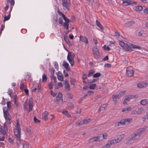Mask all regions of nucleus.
<instances>
[{"label": "nucleus", "mask_w": 148, "mask_h": 148, "mask_svg": "<svg viewBox=\"0 0 148 148\" xmlns=\"http://www.w3.org/2000/svg\"><path fill=\"white\" fill-rule=\"evenodd\" d=\"M119 44L120 46L122 47L126 51H133L132 47L134 49H140V47L137 46L135 45H134L132 44L130 42L125 43L123 41H119Z\"/></svg>", "instance_id": "1"}, {"label": "nucleus", "mask_w": 148, "mask_h": 148, "mask_svg": "<svg viewBox=\"0 0 148 148\" xmlns=\"http://www.w3.org/2000/svg\"><path fill=\"white\" fill-rule=\"evenodd\" d=\"M17 131H16L15 132V134L16 136V139L17 140H19L21 143L22 144L23 146V147L25 145L29 146V145L28 143H26L23 142L22 143V141L21 140V130H17Z\"/></svg>", "instance_id": "2"}, {"label": "nucleus", "mask_w": 148, "mask_h": 148, "mask_svg": "<svg viewBox=\"0 0 148 148\" xmlns=\"http://www.w3.org/2000/svg\"><path fill=\"white\" fill-rule=\"evenodd\" d=\"M140 134V133H139L138 132H137L128 140L127 143H132V141H134L136 140L139 137Z\"/></svg>", "instance_id": "3"}, {"label": "nucleus", "mask_w": 148, "mask_h": 148, "mask_svg": "<svg viewBox=\"0 0 148 148\" xmlns=\"http://www.w3.org/2000/svg\"><path fill=\"white\" fill-rule=\"evenodd\" d=\"M62 5L66 9L69 10V4L70 3V0H62Z\"/></svg>", "instance_id": "4"}, {"label": "nucleus", "mask_w": 148, "mask_h": 148, "mask_svg": "<svg viewBox=\"0 0 148 148\" xmlns=\"http://www.w3.org/2000/svg\"><path fill=\"white\" fill-rule=\"evenodd\" d=\"M126 74L129 77H132L134 74V71L132 69L127 68L126 69Z\"/></svg>", "instance_id": "5"}, {"label": "nucleus", "mask_w": 148, "mask_h": 148, "mask_svg": "<svg viewBox=\"0 0 148 148\" xmlns=\"http://www.w3.org/2000/svg\"><path fill=\"white\" fill-rule=\"evenodd\" d=\"M123 3H125L126 5H130L132 4H136L137 2L130 0H122Z\"/></svg>", "instance_id": "6"}, {"label": "nucleus", "mask_w": 148, "mask_h": 148, "mask_svg": "<svg viewBox=\"0 0 148 148\" xmlns=\"http://www.w3.org/2000/svg\"><path fill=\"white\" fill-rule=\"evenodd\" d=\"M124 135L121 134L119 135L117 138L114 139L113 140L115 144L119 143L121 140L124 137Z\"/></svg>", "instance_id": "7"}, {"label": "nucleus", "mask_w": 148, "mask_h": 148, "mask_svg": "<svg viewBox=\"0 0 148 148\" xmlns=\"http://www.w3.org/2000/svg\"><path fill=\"white\" fill-rule=\"evenodd\" d=\"M64 84L65 85V88L66 90V91H69L71 89L70 86L68 83V81L67 79H66L65 80Z\"/></svg>", "instance_id": "8"}, {"label": "nucleus", "mask_w": 148, "mask_h": 148, "mask_svg": "<svg viewBox=\"0 0 148 148\" xmlns=\"http://www.w3.org/2000/svg\"><path fill=\"white\" fill-rule=\"evenodd\" d=\"M92 52L94 55L96 56H99V53L98 49L96 47H94L92 48Z\"/></svg>", "instance_id": "9"}, {"label": "nucleus", "mask_w": 148, "mask_h": 148, "mask_svg": "<svg viewBox=\"0 0 148 148\" xmlns=\"http://www.w3.org/2000/svg\"><path fill=\"white\" fill-rule=\"evenodd\" d=\"M79 39L81 41L84 42L86 44H88V39L85 36H80Z\"/></svg>", "instance_id": "10"}, {"label": "nucleus", "mask_w": 148, "mask_h": 148, "mask_svg": "<svg viewBox=\"0 0 148 148\" xmlns=\"http://www.w3.org/2000/svg\"><path fill=\"white\" fill-rule=\"evenodd\" d=\"M63 64L62 65L64 66L65 69H66L67 71H70L71 69L69 67V64L65 61H64L63 62Z\"/></svg>", "instance_id": "11"}, {"label": "nucleus", "mask_w": 148, "mask_h": 148, "mask_svg": "<svg viewBox=\"0 0 148 148\" xmlns=\"http://www.w3.org/2000/svg\"><path fill=\"white\" fill-rule=\"evenodd\" d=\"M3 113L4 117H7L8 116H10V114L8 112V109L6 107L3 108Z\"/></svg>", "instance_id": "12"}, {"label": "nucleus", "mask_w": 148, "mask_h": 148, "mask_svg": "<svg viewBox=\"0 0 148 148\" xmlns=\"http://www.w3.org/2000/svg\"><path fill=\"white\" fill-rule=\"evenodd\" d=\"M57 78L59 81H63V77L60 71H58L57 74Z\"/></svg>", "instance_id": "13"}, {"label": "nucleus", "mask_w": 148, "mask_h": 148, "mask_svg": "<svg viewBox=\"0 0 148 148\" xmlns=\"http://www.w3.org/2000/svg\"><path fill=\"white\" fill-rule=\"evenodd\" d=\"M74 54L72 52H70L68 53V54L67 57V60L70 59H73L74 58Z\"/></svg>", "instance_id": "14"}, {"label": "nucleus", "mask_w": 148, "mask_h": 148, "mask_svg": "<svg viewBox=\"0 0 148 148\" xmlns=\"http://www.w3.org/2000/svg\"><path fill=\"white\" fill-rule=\"evenodd\" d=\"M125 124V121L124 119H122L119 122H117L115 125L116 127H117L121 125H124Z\"/></svg>", "instance_id": "15"}, {"label": "nucleus", "mask_w": 148, "mask_h": 148, "mask_svg": "<svg viewBox=\"0 0 148 148\" xmlns=\"http://www.w3.org/2000/svg\"><path fill=\"white\" fill-rule=\"evenodd\" d=\"M135 21H131L126 23L124 26L125 27H129L135 23Z\"/></svg>", "instance_id": "16"}, {"label": "nucleus", "mask_w": 148, "mask_h": 148, "mask_svg": "<svg viewBox=\"0 0 148 148\" xmlns=\"http://www.w3.org/2000/svg\"><path fill=\"white\" fill-rule=\"evenodd\" d=\"M115 144L113 140H112L109 142L107 144L104 146L105 148H108L110 147V145Z\"/></svg>", "instance_id": "17"}, {"label": "nucleus", "mask_w": 148, "mask_h": 148, "mask_svg": "<svg viewBox=\"0 0 148 148\" xmlns=\"http://www.w3.org/2000/svg\"><path fill=\"white\" fill-rule=\"evenodd\" d=\"M148 84L145 82L140 83L137 84V87L141 88L146 86Z\"/></svg>", "instance_id": "18"}, {"label": "nucleus", "mask_w": 148, "mask_h": 148, "mask_svg": "<svg viewBox=\"0 0 148 148\" xmlns=\"http://www.w3.org/2000/svg\"><path fill=\"white\" fill-rule=\"evenodd\" d=\"M5 128L4 127H3V126H0V132L1 133V134L3 135H7V134L5 131Z\"/></svg>", "instance_id": "19"}, {"label": "nucleus", "mask_w": 148, "mask_h": 148, "mask_svg": "<svg viewBox=\"0 0 148 148\" xmlns=\"http://www.w3.org/2000/svg\"><path fill=\"white\" fill-rule=\"evenodd\" d=\"M49 114V113L47 111H45L44 112L42 115V118L44 119L45 121H47V116Z\"/></svg>", "instance_id": "20"}, {"label": "nucleus", "mask_w": 148, "mask_h": 148, "mask_svg": "<svg viewBox=\"0 0 148 148\" xmlns=\"http://www.w3.org/2000/svg\"><path fill=\"white\" fill-rule=\"evenodd\" d=\"M121 97L119 96V94H117L116 95H113L112 96V98L114 101H115V103L116 104V99H119Z\"/></svg>", "instance_id": "21"}, {"label": "nucleus", "mask_w": 148, "mask_h": 148, "mask_svg": "<svg viewBox=\"0 0 148 148\" xmlns=\"http://www.w3.org/2000/svg\"><path fill=\"white\" fill-rule=\"evenodd\" d=\"M96 23L97 25L101 29L103 30L104 29L103 27L101 24L97 20H96Z\"/></svg>", "instance_id": "22"}, {"label": "nucleus", "mask_w": 148, "mask_h": 148, "mask_svg": "<svg viewBox=\"0 0 148 148\" xmlns=\"http://www.w3.org/2000/svg\"><path fill=\"white\" fill-rule=\"evenodd\" d=\"M140 104L142 105H145L148 104V99H145L141 101Z\"/></svg>", "instance_id": "23"}, {"label": "nucleus", "mask_w": 148, "mask_h": 148, "mask_svg": "<svg viewBox=\"0 0 148 148\" xmlns=\"http://www.w3.org/2000/svg\"><path fill=\"white\" fill-rule=\"evenodd\" d=\"M135 96L133 95H129L125 99L127 101V102H128L130 101V99H132L133 98H134Z\"/></svg>", "instance_id": "24"}, {"label": "nucleus", "mask_w": 148, "mask_h": 148, "mask_svg": "<svg viewBox=\"0 0 148 148\" xmlns=\"http://www.w3.org/2000/svg\"><path fill=\"white\" fill-rule=\"evenodd\" d=\"M98 141V140H97V136L95 137L92 138H90L88 140L89 142H92L93 141Z\"/></svg>", "instance_id": "25"}, {"label": "nucleus", "mask_w": 148, "mask_h": 148, "mask_svg": "<svg viewBox=\"0 0 148 148\" xmlns=\"http://www.w3.org/2000/svg\"><path fill=\"white\" fill-rule=\"evenodd\" d=\"M62 113L63 114L66 115L67 117H70L71 116L70 114L67 110H63L62 112Z\"/></svg>", "instance_id": "26"}, {"label": "nucleus", "mask_w": 148, "mask_h": 148, "mask_svg": "<svg viewBox=\"0 0 148 148\" xmlns=\"http://www.w3.org/2000/svg\"><path fill=\"white\" fill-rule=\"evenodd\" d=\"M104 104H103V106H101L100 108L99 109V112H103L105 110V107L103 106H104Z\"/></svg>", "instance_id": "27"}, {"label": "nucleus", "mask_w": 148, "mask_h": 148, "mask_svg": "<svg viewBox=\"0 0 148 148\" xmlns=\"http://www.w3.org/2000/svg\"><path fill=\"white\" fill-rule=\"evenodd\" d=\"M47 79L46 75L44 74L42 76V82H45L47 81Z\"/></svg>", "instance_id": "28"}, {"label": "nucleus", "mask_w": 148, "mask_h": 148, "mask_svg": "<svg viewBox=\"0 0 148 148\" xmlns=\"http://www.w3.org/2000/svg\"><path fill=\"white\" fill-rule=\"evenodd\" d=\"M143 7L141 6H138L136 7L135 10L136 11H141L143 10Z\"/></svg>", "instance_id": "29"}, {"label": "nucleus", "mask_w": 148, "mask_h": 148, "mask_svg": "<svg viewBox=\"0 0 148 148\" xmlns=\"http://www.w3.org/2000/svg\"><path fill=\"white\" fill-rule=\"evenodd\" d=\"M62 94L61 93V92H59L58 93V95L56 97V98L57 100H60L61 99V98H62Z\"/></svg>", "instance_id": "30"}, {"label": "nucleus", "mask_w": 148, "mask_h": 148, "mask_svg": "<svg viewBox=\"0 0 148 148\" xmlns=\"http://www.w3.org/2000/svg\"><path fill=\"white\" fill-rule=\"evenodd\" d=\"M64 40L66 42L67 44L69 45L70 44H71L70 42L69 41V38L66 36H64Z\"/></svg>", "instance_id": "31"}, {"label": "nucleus", "mask_w": 148, "mask_h": 148, "mask_svg": "<svg viewBox=\"0 0 148 148\" xmlns=\"http://www.w3.org/2000/svg\"><path fill=\"white\" fill-rule=\"evenodd\" d=\"M103 135H102V134H99L97 137L98 141H99L102 140L103 139Z\"/></svg>", "instance_id": "32"}, {"label": "nucleus", "mask_w": 148, "mask_h": 148, "mask_svg": "<svg viewBox=\"0 0 148 148\" xmlns=\"http://www.w3.org/2000/svg\"><path fill=\"white\" fill-rule=\"evenodd\" d=\"M101 74L99 73H95L93 76V78H97L101 76Z\"/></svg>", "instance_id": "33"}, {"label": "nucleus", "mask_w": 148, "mask_h": 148, "mask_svg": "<svg viewBox=\"0 0 148 148\" xmlns=\"http://www.w3.org/2000/svg\"><path fill=\"white\" fill-rule=\"evenodd\" d=\"M10 12L8 16H5L4 17V21H8V20L10 18Z\"/></svg>", "instance_id": "34"}, {"label": "nucleus", "mask_w": 148, "mask_h": 148, "mask_svg": "<svg viewBox=\"0 0 148 148\" xmlns=\"http://www.w3.org/2000/svg\"><path fill=\"white\" fill-rule=\"evenodd\" d=\"M11 101H8L7 102V108L9 110H10L11 108Z\"/></svg>", "instance_id": "35"}, {"label": "nucleus", "mask_w": 148, "mask_h": 148, "mask_svg": "<svg viewBox=\"0 0 148 148\" xmlns=\"http://www.w3.org/2000/svg\"><path fill=\"white\" fill-rule=\"evenodd\" d=\"M70 82L71 84L73 85H74L75 84V83L76 82V81L75 79L73 78H70Z\"/></svg>", "instance_id": "36"}, {"label": "nucleus", "mask_w": 148, "mask_h": 148, "mask_svg": "<svg viewBox=\"0 0 148 148\" xmlns=\"http://www.w3.org/2000/svg\"><path fill=\"white\" fill-rule=\"evenodd\" d=\"M96 86V84H94L89 86V88L90 89L93 90L95 88Z\"/></svg>", "instance_id": "37"}, {"label": "nucleus", "mask_w": 148, "mask_h": 148, "mask_svg": "<svg viewBox=\"0 0 148 148\" xmlns=\"http://www.w3.org/2000/svg\"><path fill=\"white\" fill-rule=\"evenodd\" d=\"M94 73V72L93 70H91L89 71V73L88 74V77H89L91 76H92L93 74Z\"/></svg>", "instance_id": "38"}, {"label": "nucleus", "mask_w": 148, "mask_h": 148, "mask_svg": "<svg viewBox=\"0 0 148 148\" xmlns=\"http://www.w3.org/2000/svg\"><path fill=\"white\" fill-rule=\"evenodd\" d=\"M68 60L69 61V62L71 64V66H73L74 65V59H71Z\"/></svg>", "instance_id": "39"}, {"label": "nucleus", "mask_w": 148, "mask_h": 148, "mask_svg": "<svg viewBox=\"0 0 148 148\" xmlns=\"http://www.w3.org/2000/svg\"><path fill=\"white\" fill-rule=\"evenodd\" d=\"M58 23L62 25H63L64 23H63L62 19L61 17H60L58 20Z\"/></svg>", "instance_id": "40"}, {"label": "nucleus", "mask_w": 148, "mask_h": 148, "mask_svg": "<svg viewBox=\"0 0 148 148\" xmlns=\"http://www.w3.org/2000/svg\"><path fill=\"white\" fill-rule=\"evenodd\" d=\"M67 106L68 107H69L71 108H73V105L71 102L68 103L67 104Z\"/></svg>", "instance_id": "41"}, {"label": "nucleus", "mask_w": 148, "mask_h": 148, "mask_svg": "<svg viewBox=\"0 0 148 148\" xmlns=\"http://www.w3.org/2000/svg\"><path fill=\"white\" fill-rule=\"evenodd\" d=\"M103 48V49L104 50L109 51L110 49V48L108 46L106 47V45H104Z\"/></svg>", "instance_id": "42"}, {"label": "nucleus", "mask_w": 148, "mask_h": 148, "mask_svg": "<svg viewBox=\"0 0 148 148\" xmlns=\"http://www.w3.org/2000/svg\"><path fill=\"white\" fill-rule=\"evenodd\" d=\"M131 110V108L130 107L127 108H124L122 110V112H124L125 111H130Z\"/></svg>", "instance_id": "43"}, {"label": "nucleus", "mask_w": 148, "mask_h": 148, "mask_svg": "<svg viewBox=\"0 0 148 148\" xmlns=\"http://www.w3.org/2000/svg\"><path fill=\"white\" fill-rule=\"evenodd\" d=\"M64 20L65 22L63 24H65V23L66 24H69V23L70 22V20L69 19L66 17Z\"/></svg>", "instance_id": "44"}, {"label": "nucleus", "mask_w": 148, "mask_h": 148, "mask_svg": "<svg viewBox=\"0 0 148 148\" xmlns=\"http://www.w3.org/2000/svg\"><path fill=\"white\" fill-rule=\"evenodd\" d=\"M53 85V84L52 82H51L48 85V86L49 87V88L50 89H51L52 88Z\"/></svg>", "instance_id": "45"}, {"label": "nucleus", "mask_w": 148, "mask_h": 148, "mask_svg": "<svg viewBox=\"0 0 148 148\" xmlns=\"http://www.w3.org/2000/svg\"><path fill=\"white\" fill-rule=\"evenodd\" d=\"M34 121L36 123H40V121L38 120L36 117L35 116H34Z\"/></svg>", "instance_id": "46"}, {"label": "nucleus", "mask_w": 148, "mask_h": 148, "mask_svg": "<svg viewBox=\"0 0 148 148\" xmlns=\"http://www.w3.org/2000/svg\"><path fill=\"white\" fill-rule=\"evenodd\" d=\"M29 105H33V99L32 97H31L29 99Z\"/></svg>", "instance_id": "47"}, {"label": "nucleus", "mask_w": 148, "mask_h": 148, "mask_svg": "<svg viewBox=\"0 0 148 148\" xmlns=\"http://www.w3.org/2000/svg\"><path fill=\"white\" fill-rule=\"evenodd\" d=\"M67 97L70 99H72L73 98V95L72 94L69 93L67 94Z\"/></svg>", "instance_id": "48"}, {"label": "nucleus", "mask_w": 148, "mask_h": 148, "mask_svg": "<svg viewBox=\"0 0 148 148\" xmlns=\"http://www.w3.org/2000/svg\"><path fill=\"white\" fill-rule=\"evenodd\" d=\"M89 80H88V81ZM97 81V79H93L92 81H89L88 82V84H92L94 82Z\"/></svg>", "instance_id": "49"}, {"label": "nucleus", "mask_w": 148, "mask_h": 148, "mask_svg": "<svg viewBox=\"0 0 148 148\" xmlns=\"http://www.w3.org/2000/svg\"><path fill=\"white\" fill-rule=\"evenodd\" d=\"M7 1L9 2L11 5H14V0H7Z\"/></svg>", "instance_id": "50"}, {"label": "nucleus", "mask_w": 148, "mask_h": 148, "mask_svg": "<svg viewBox=\"0 0 148 148\" xmlns=\"http://www.w3.org/2000/svg\"><path fill=\"white\" fill-rule=\"evenodd\" d=\"M16 125H17V130H21V128L20 127V125L18 121L17 122H16Z\"/></svg>", "instance_id": "51"}, {"label": "nucleus", "mask_w": 148, "mask_h": 148, "mask_svg": "<svg viewBox=\"0 0 148 148\" xmlns=\"http://www.w3.org/2000/svg\"><path fill=\"white\" fill-rule=\"evenodd\" d=\"M8 95H10V96L11 97H12L11 96V94H12V90L11 89H9L8 90Z\"/></svg>", "instance_id": "52"}, {"label": "nucleus", "mask_w": 148, "mask_h": 148, "mask_svg": "<svg viewBox=\"0 0 148 148\" xmlns=\"http://www.w3.org/2000/svg\"><path fill=\"white\" fill-rule=\"evenodd\" d=\"M54 66L55 67V68L57 70H58V64L57 62H55V64L54 65Z\"/></svg>", "instance_id": "53"}, {"label": "nucleus", "mask_w": 148, "mask_h": 148, "mask_svg": "<svg viewBox=\"0 0 148 148\" xmlns=\"http://www.w3.org/2000/svg\"><path fill=\"white\" fill-rule=\"evenodd\" d=\"M51 76H53V75H54V71H55V70L53 68H52L51 69Z\"/></svg>", "instance_id": "54"}, {"label": "nucleus", "mask_w": 148, "mask_h": 148, "mask_svg": "<svg viewBox=\"0 0 148 148\" xmlns=\"http://www.w3.org/2000/svg\"><path fill=\"white\" fill-rule=\"evenodd\" d=\"M102 134L103 135V139H106L108 136L107 134L106 133H104Z\"/></svg>", "instance_id": "55"}, {"label": "nucleus", "mask_w": 148, "mask_h": 148, "mask_svg": "<svg viewBox=\"0 0 148 148\" xmlns=\"http://www.w3.org/2000/svg\"><path fill=\"white\" fill-rule=\"evenodd\" d=\"M51 95L53 97H55L57 95L56 93H54L52 91V90H51L50 92Z\"/></svg>", "instance_id": "56"}, {"label": "nucleus", "mask_w": 148, "mask_h": 148, "mask_svg": "<svg viewBox=\"0 0 148 148\" xmlns=\"http://www.w3.org/2000/svg\"><path fill=\"white\" fill-rule=\"evenodd\" d=\"M24 87V85L23 83H22V84H21L20 85V88L21 90H23Z\"/></svg>", "instance_id": "57"}, {"label": "nucleus", "mask_w": 148, "mask_h": 148, "mask_svg": "<svg viewBox=\"0 0 148 148\" xmlns=\"http://www.w3.org/2000/svg\"><path fill=\"white\" fill-rule=\"evenodd\" d=\"M87 75L86 74H84L82 75V79L83 80H85L87 79Z\"/></svg>", "instance_id": "58"}, {"label": "nucleus", "mask_w": 148, "mask_h": 148, "mask_svg": "<svg viewBox=\"0 0 148 148\" xmlns=\"http://www.w3.org/2000/svg\"><path fill=\"white\" fill-rule=\"evenodd\" d=\"M125 94V92L123 91H121V92H120L119 93V94L120 97H121L122 96L124 95Z\"/></svg>", "instance_id": "59"}, {"label": "nucleus", "mask_w": 148, "mask_h": 148, "mask_svg": "<svg viewBox=\"0 0 148 148\" xmlns=\"http://www.w3.org/2000/svg\"><path fill=\"white\" fill-rule=\"evenodd\" d=\"M84 124L83 122V121H81L79 123H77V126H80Z\"/></svg>", "instance_id": "60"}, {"label": "nucleus", "mask_w": 148, "mask_h": 148, "mask_svg": "<svg viewBox=\"0 0 148 148\" xmlns=\"http://www.w3.org/2000/svg\"><path fill=\"white\" fill-rule=\"evenodd\" d=\"M63 25L66 30L69 29V24H66L65 23V24H63Z\"/></svg>", "instance_id": "61"}, {"label": "nucleus", "mask_w": 148, "mask_h": 148, "mask_svg": "<svg viewBox=\"0 0 148 148\" xmlns=\"http://www.w3.org/2000/svg\"><path fill=\"white\" fill-rule=\"evenodd\" d=\"M23 90L26 93V95H28L29 94L28 90L27 89H24Z\"/></svg>", "instance_id": "62"}, {"label": "nucleus", "mask_w": 148, "mask_h": 148, "mask_svg": "<svg viewBox=\"0 0 148 148\" xmlns=\"http://www.w3.org/2000/svg\"><path fill=\"white\" fill-rule=\"evenodd\" d=\"M52 78L53 79V80H54V82L55 84H56L57 83V80L56 77L54 76H52Z\"/></svg>", "instance_id": "63"}, {"label": "nucleus", "mask_w": 148, "mask_h": 148, "mask_svg": "<svg viewBox=\"0 0 148 148\" xmlns=\"http://www.w3.org/2000/svg\"><path fill=\"white\" fill-rule=\"evenodd\" d=\"M57 85L58 87H62L63 86L62 83L61 82L58 83Z\"/></svg>", "instance_id": "64"}]
</instances>
